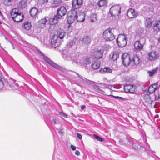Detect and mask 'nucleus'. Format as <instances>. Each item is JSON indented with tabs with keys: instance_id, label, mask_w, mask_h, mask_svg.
Segmentation results:
<instances>
[{
	"instance_id": "nucleus-33",
	"label": "nucleus",
	"mask_w": 160,
	"mask_h": 160,
	"mask_svg": "<svg viewBox=\"0 0 160 160\" xmlns=\"http://www.w3.org/2000/svg\"><path fill=\"white\" fill-rule=\"evenodd\" d=\"M104 86L105 88H107L108 89H111L112 91H114L113 89H117V88L116 87V86L115 85H108L105 84Z\"/></svg>"
},
{
	"instance_id": "nucleus-45",
	"label": "nucleus",
	"mask_w": 160,
	"mask_h": 160,
	"mask_svg": "<svg viewBox=\"0 0 160 160\" xmlns=\"http://www.w3.org/2000/svg\"><path fill=\"white\" fill-rule=\"evenodd\" d=\"M60 114L61 115L64 117V118H66L67 117V116L65 114L63 113L62 112H60Z\"/></svg>"
},
{
	"instance_id": "nucleus-9",
	"label": "nucleus",
	"mask_w": 160,
	"mask_h": 160,
	"mask_svg": "<svg viewBox=\"0 0 160 160\" xmlns=\"http://www.w3.org/2000/svg\"><path fill=\"white\" fill-rule=\"evenodd\" d=\"M121 7L119 5H115L111 7L110 9L111 14L113 15H118L121 12Z\"/></svg>"
},
{
	"instance_id": "nucleus-50",
	"label": "nucleus",
	"mask_w": 160,
	"mask_h": 160,
	"mask_svg": "<svg viewBox=\"0 0 160 160\" xmlns=\"http://www.w3.org/2000/svg\"><path fill=\"white\" fill-rule=\"evenodd\" d=\"M58 132L60 134H61L62 133V132L61 130H60V131H59Z\"/></svg>"
},
{
	"instance_id": "nucleus-2",
	"label": "nucleus",
	"mask_w": 160,
	"mask_h": 160,
	"mask_svg": "<svg viewBox=\"0 0 160 160\" xmlns=\"http://www.w3.org/2000/svg\"><path fill=\"white\" fill-rule=\"evenodd\" d=\"M103 37L105 41H112L115 38L114 35L109 28L106 30L104 31Z\"/></svg>"
},
{
	"instance_id": "nucleus-17",
	"label": "nucleus",
	"mask_w": 160,
	"mask_h": 160,
	"mask_svg": "<svg viewBox=\"0 0 160 160\" xmlns=\"http://www.w3.org/2000/svg\"><path fill=\"white\" fill-rule=\"evenodd\" d=\"M124 90L126 92L133 93L135 91V86L133 87L130 85H126L124 87Z\"/></svg>"
},
{
	"instance_id": "nucleus-39",
	"label": "nucleus",
	"mask_w": 160,
	"mask_h": 160,
	"mask_svg": "<svg viewBox=\"0 0 160 160\" xmlns=\"http://www.w3.org/2000/svg\"><path fill=\"white\" fill-rule=\"evenodd\" d=\"M4 87V84L2 81L1 77L0 76V90L2 89Z\"/></svg>"
},
{
	"instance_id": "nucleus-1",
	"label": "nucleus",
	"mask_w": 160,
	"mask_h": 160,
	"mask_svg": "<svg viewBox=\"0 0 160 160\" xmlns=\"http://www.w3.org/2000/svg\"><path fill=\"white\" fill-rule=\"evenodd\" d=\"M18 9L15 8L12 9L11 12V17L13 21L19 22L22 21L24 18L23 15L22 13L18 12Z\"/></svg>"
},
{
	"instance_id": "nucleus-38",
	"label": "nucleus",
	"mask_w": 160,
	"mask_h": 160,
	"mask_svg": "<svg viewBox=\"0 0 160 160\" xmlns=\"http://www.w3.org/2000/svg\"><path fill=\"white\" fill-rule=\"evenodd\" d=\"M3 3L5 6H9L10 5V0H4Z\"/></svg>"
},
{
	"instance_id": "nucleus-35",
	"label": "nucleus",
	"mask_w": 160,
	"mask_h": 160,
	"mask_svg": "<svg viewBox=\"0 0 160 160\" xmlns=\"http://www.w3.org/2000/svg\"><path fill=\"white\" fill-rule=\"evenodd\" d=\"M106 3V0H100L98 3V5L100 7H102L105 5Z\"/></svg>"
},
{
	"instance_id": "nucleus-54",
	"label": "nucleus",
	"mask_w": 160,
	"mask_h": 160,
	"mask_svg": "<svg viewBox=\"0 0 160 160\" xmlns=\"http://www.w3.org/2000/svg\"><path fill=\"white\" fill-rule=\"evenodd\" d=\"M99 91H102V90L101 89H99Z\"/></svg>"
},
{
	"instance_id": "nucleus-12",
	"label": "nucleus",
	"mask_w": 160,
	"mask_h": 160,
	"mask_svg": "<svg viewBox=\"0 0 160 160\" xmlns=\"http://www.w3.org/2000/svg\"><path fill=\"white\" fill-rule=\"evenodd\" d=\"M57 14L58 17L61 18L62 17L64 16L67 12V10L66 8L63 6H61L57 10Z\"/></svg>"
},
{
	"instance_id": "nucleus-56",
	"label": "nucleus",
	"mask_w": 160,
	"mask_h": 160,
	"mask_svg": "<svg viewBox=\"0 0 160 160\" xmlns=\"http://www.w3.org/2000/svg\"><path fill=\"white\" fill-rule=\"evenodd\" d=\"M119 142H121V141L119 140Z\"/></svg>"
},
{
	"instance_id": "nucleus-55",
	"label": "nucleus",
	"mask_w": 160,
	"mask_h": 160,
	"mask_svg": "<svg viewBox=\"0 0 160 160\" xmlns=\"http://www.w3.org/2000/svg\"><path fill=\"white\" fill-rule=\"evenodd\" d=\"M127 140L128 141H129V140L128 139H127Z\"/></svg>"
},
{
	"instance_id": "nucleus-37",
	"label": "nucleus",
	"mask_w": 160,
	"mask_h": 160,
	"mask_svg": "<svg viewBox=\"0 0 160 160\" xmlns=\"http://www.w3.org/2000/svg\"><path fill=\"white\" fill-rule=\"evenodd\" d=\"M100 64L97 62H95L92 65V68L94 69H97L99 68Z\"/></svg>"
},
{
	"instance_id": "nucleus-44",
	"label": "nucleus",
	"mask_w": 160,
	"mask_h": 160,
	"mask_svg": "<svg viewBox=\"0 0 160 160\" xmlns=\"http://www.w3.org/2000/svg\"><path fill=\"white\" fill-rule=\"evenodd\" d=\"M77 136L78 138L80 139L82 138V136L81 134L79 133H78L77 134Z\"/></svg>"
},
{
	"instance_id": "nucleus-25",
	"label": "nucleus",
	"mask_w": 160,
	"mask_h": 160,
	"mask_svg": "<svg viewBox=\"0 0 160 160\" xmlns=\"http://www.w3.org/2000/svg\"><path fill=\"white\" fill-rule=\"evenodd\" d=\"M110 56L113 60H116L119 57V52L117 51H114L110 55Z\"/></svg>"
},
{
	"instance_id": "nucleus-19",
	"label": "nucleus",
	"mask_w": 160,
	"mask_h": 160,
	"mask_svg": "<svg viewBox=\"0 0 160 160\" xmlns=\"http://www.w3.org/2000/svg\"><path fill=\"white\" fill-rule=\"evenodd\" d=\"M60 18L58 16L55 15L53 17L49 19V23L51 25L57 24L58 21V19Z\"/></svg>"
},
{
	"instance_id": "nucleus-4",
	"label": "nucleus",
	"mask_w": 160,
	"mask_h": 160,
	"mask_svg": "<svg viewBox=\"0 0 160 160\" xmlns=\"http://www.w3.org/2000/svg\"><path fill=\"white\" fill-rule=\"evenodd\" d=\"M77 11L74 9L72 10L69 12L67 18V21L69 24L74 22L77 20Z\"/></svg>"
},
{
	"instance_id": "nucleus-16",
	"label": "nucleus",
	"mask_w": 160,
	"mask_h": 160,
	"mask_svg": "<svg viewBox=\"0 0 160 160\" xmlns=\"http://www.w3.org/2000/svg\"><path fill=\"white\" fill-rule=\"evenodd\" d=\"M82 0H73L72 1L73 7L77 9L82 4Z\"/></svg>"
},
{
	"instance_id": "nucleus-36",
	"label": "nucleus",
	"mask_w": 160,
	"mask_h": 160,
	"mask_svg": "<svg viewBox=\"0 0 160 160\" xmlns=\"http://www.w3.org/2000/svg\"><path fill=\"white\" fill-rule=\"evenodd\" d=\"M75 44V42L74 41H71L67 43V46L68 48H71Z\"/></svg>"
},
{
	"instance_id": "nucleus-22",
	"label": "nucleus",
	"mask_w": 160,
	"mask_h": 160,
	"mask_svg": "<svg viewBox=\"0 0 160 160\" xmlns=\"http://www.w3.org/2000/svg\"><path fill=\"white\" fill-rule=\"evenodd\" d=\"M153 29L157 32L160 30V21H156L153 25Z\"/></svg>"
},
{
	"instance_id": "nucleus-13",
	"label": "nucleus",
	"mask_w": 160,
	"mask_h": 160,
	"mask_svg": "<svg viewBox=\"0 0 160 160\" xmlns=\"http://www.w3.org/2000/svg\"><path fill=\"white\" fill-rule=\"evenodd\" d=\"M91 39L88 36H85L80 39L79 43L82 46H86L90 43Z\"/></svg>"
},
{
	"instance_id": "nucleus-5",
	"label": "nucleus",
	"mask_w": 160,
	"mask_h": 160,
	"mask_svg": "<svg viewBox=\"0 0 160 160\" xmlns=\"http://www.w3.org/2000/svg\"><path fill=\"white\" fill-rule=\"evenodd\" d=\"M73 54L72 61L78 64H82L83 60V57L82 54L79 52H73Z\"/></svg>"
},
{
	"instance_id": "nucleus-18",
	"label": "nucleus",
	"mask_w": 160,
	"mask_h": 160,
	"mask_svg": "<svg viewBox=\"0 0 160 160\" xmlns=\"http://www.w3.org/2000/svg\"><path fill=\"white\" fill-rule=\"evenodd\" d=\"M73 54V52L69 51L63 54V57L64 59L66 60H72V61Z\"/></svg>"
},
{
	"instance_id": "nucleus-23",
	"label": "nucleus",
	"mask_w": 160,
	"mask_h": 160,
	"mask_svg": "<svg viewBox=\"0 0 160 160\" xmlns=\"http://www.w3.org/2000/svg\"><path fill=\"white\" fill-rule=\"evenodd\" d=\"M112 69L110 68L105 67L101 68L100 70L101 73H111L112 72Z\"/></svg>"
},
{
	"instance_id": "nucleus-8",
	"label": "nucleus",
	"mask_w": 160,
	"mask_h": 160,
	"mask_svg": "<svg viewBox=\"0 0 160 160\" xmlns=\"http://www.w3.org/2000/svg\"><path fill=\"white\" fill-rule=\"evenodd\" d=\"M122 59L123 64L125 66H128L130 63L131 57L127 53H124L122 55Z\"/></svg>"
},
{
	"instance_id": "nucleus-29",
	"label": "nucleus",
	"mask_w": 160,
	"mask_h": 160,
	"mask_svg": "<svg viewBox=\"0 0 160 160\" xmlns=\"http://www.w3.org/2000/svg\"><path fill=\"white\" fill-rule=\"evenodd\" d=\"M47 21L46 18L42 19L39 21L38 23L39 24V27L41 28H43L45 27V24Z\"/></svg>"
},
{
	"instance_id": "nucleus-30",
	"label": "nucleus",
	"mask_w": 160,
	"mask_h": 160,
	"mask_svg": "<svg viewBox=\"0 0 160 160\" xmlns=\"http://www.w3.org/2000/svg\"><path fill=\"white\" fill-rule=\"evenodd\" d=\"M97 20V16L95 14H91L90 17V21L91 22H93Z\"/></svg>"
},
{
	"instance_id": "nucleus-46",
	"label": "nucleus",
	"mask_w": 160,
	"mask_h": 160,
	"mask_svg": "<svg viewBox=\"0 0 160 160\" xmlns=\"http://www.w3.org/2000/svg\"><path fill=\"white\" fill-rule=\"evenodd\" d=\"M71 147L72 149L73 150H75L76 149V147L72 145H71Z\"/></svg>"
},
{
	"instance_id": "nucleus-49",
	"label": "nucleus",
	"mask_w": 160,
	"mask_h": 160,
	"mask_svg": "<svg viewBox=\"0 0 160 160\" xmlns=\"http://www.w3.org/2000/svg\"><path fill=\"white\" fill-rule=\"evenodd\" d=\"M86 108L85 106L83 105L81 107V109L82 110H83L85 108Z\"/></svg>"
},
{
	"instance_id": "nucleus-26",
	"label": "nucleus",
	"mask_w": 160,
	"mask_h": 160,
	"mask_svg": "<svg viewBox=\"0 0 160 160\" xmlns=\"http://www.w3.org/2000/svg\"><path fill=\"white\" fill-rule=\"evenodd\" d=\"M27 6V0H21L19 1L18 6V7L21 8H24Z\"/></svg>"
},
{
	"instance_id": "nucleus-47",
	"label": "nucleus",
	"mask_w": 160,
	"mask_h": 160,
	"mask_svg": "<svg viewBox=\"0 0 160 160\" xmlns=\"http://www.w3.org/2000/svg\"><path fill=\"white\" fill-rule=\"evenodd\" d=\"M57 121V120L55 118H53L52 120V122L54 124H55L56 123Z\"/></svg>"
},
{
	"instance_id": "nucleus-53",
	"label": "nucleus",
	"mask_w": 160,
	"mask_h": 160,
	"mask_svg": "<svg viewBox=\"0 0 160 160\" xmlns=\"http://www.w3.org/2000/svg\"><path fill=\"white\" fill-rule=\"evenodd\" d=\"M2 23V22H1L0 21V24H1Z\"/></svg>"
},
{
	"instance_id": "nucleus-7",
	"label": "nucleus",
	"mask_w": 160,
	"mask_h": 160,
	"mask_svg": "<svg viewBox=\"0 0 160 160\" xmlns=\"http://www.w3.org/2000/svg\"><path fill=\"white\" fill-rule=\"evenodd\" d=\"M66 33L62 30L58 31L57 32V34H55L54 35L52 39L51 40V42H54L56 43L58 41V38L60 39H62Z\"/></svg>"
},
{
	"instance_id": "nucleus-52",
	"label": "nucleus",
	"mask_w": 160,
	"mask_h": 160,
	"mask_svg": "<svg viewBox=\"0 0 160 160\" xmlns=\"http://www.w3.org/2000/svg\"><path fill=\"white\" fill-rule=\"evenodd\" d=\"M0 15L2 16V13L1 12V11H0Z\"/></svg>"
},
{
	"instance_id": "nucleus-15",
	"label": "nucleus",
	"mask_w": 160,
	"mask_h": 160,
	"mask_svg": "<svg viewBox=\"0 0 160 160\" xmlns=\"http://www.w3.org/2000/svg\"><path fill=\"white\" fill-rule=\"evenodd\" d=\"M159 87L158 84L156 83L151 85L149 87L148 89V92H147L149 94L154 92L157 89H158Z\"/></svg>"
},
{
	"instance_id": "nucleus-24",
	"label": "nucleus",
	"mask_w": 160,
	"mask_h": 160,
	"mask_svg": "<svg viewBox=\"0 0 160 160\" xmlns=\"http://www.w3.org/2000/svg\"><path fill=\"white\" fill-rule=\"evenodd\" d=\"M30 13L31 16L35 18L38 13V10L36 8H32L30 10Z\"/></svg>"
},
{
	"instance_id": "nucleus-10",
	"label": "nucleus",
	"mask_w": 160,
	"mask_h": 160,
	"mask_svg": "<svg viewBox=\"0 0 160 160\" xmlns=\"http://www.w3.org/2000/svg\"><path fill=\"white\" fill-rule=\"evenodd\" d=\"M140 63L139 59L137 55H134L131 57L130 63L134 67L137 66Z\"/></svg>"
},
{
	"instance_id": "nucleus-6",
	"label": "nucleus",
	"mask_w": 160,
	"mask_h": 160,
	"mask_svg": "<svg viewBox=\"0 0 160 160\" xmlns=\"http://www.w3.org/2000/svg\"><path fill=\"white\" fill-rule=\"evenodd\" d=\"M148 56V58L149 61H154L159 58V54L158 52L152 50L149 52Z\"/></svg>"
},
{
	"instance_id": "nucleus-40",
	"label": "nucleus",
	"mask_w": 160,
	"mask_h": 160,
	"mask_svg": "<svg viewBox=\"0 0 160 160\" xmlns=\"http://www.w3.org/2000/svg\"><path fill=\"white\" fill-rule=\"evenodd\" d=\"M93 136L95 138L97 139L99 141L102 142L103 140V139L102 138H101V137L97 136V135H94Z\"/></svg>"
},
{
	"instance_id": "nucleus-31",
	"label": "nucleus",
	"mask_w": 160,
	"mask_h": 160,
	"mask_svg": "<svg viewBox=\"0 0 160 160\" xmlns=\"http://www.w3.org/2000/svg\"><path fill=\"white\" fill-rule=\"evenodd\" d=\"M22 27L26 30H28L30 29L31 27V25L30 23L28 22H25L22 26Z\"/></svg>"
},
{
	"instance_id": "nucleus-28",
	"label": "nucleus",
	"mask_w": 160,
	"mask_h": 160,
	"mask_svg": "<svg viewBox=\"0 0 160 160\" xmlns=\"http://www.w3.org/2000/svg\"><path fill=\"white\" fill-rule=\"evenodd\" d=\"M103 52L102 50H98L95 52V58H101L103 55Z\"/></svg>"
},
{
	"instance_id": "nucleus-3",
	"label": "nucleus",
	"mask_w": 160,
	"mask_h": 160,
	"mask_svg": "<svg viewBox=\"0 0 160 160\" xmlns=\"http://www.w3.org/2000/svg\"><path fill=\"white\" fill-rule=\"evenodd\" d=\"M117 41L119 47H124L127 44V37L125 35L119 34L117 38Z\"/></svg>"
},
{
	"instance_id": "nucleus-14",
	"label": "nucleus",
	"mask_w": 160,
	"mask_h": 160,
	"mask_svg": "<svg viewBox=\"0 0 160 160\" xmlns=\"http://www.w3.org/2000/svg\"><path fill=\"white\" fill-rule=\"evenodd\" d=\"M85 14L81 11L77 12V20L78 22H83L85 20Z\"/></svg>"
},
{
	"instance_id": "nucleus-21",
	"label": "nucleus",
	"mask_w": 160,
	"mask_h": 160,
	"mask_svg": "<svg viewBox=\"0 0 160 160\" xmlns=\"http://www.w3.org/2000/svg\"><path fill=\"white\" fill-rule=\"evenodd\" d=\"M134 48L136 50H140L142 49L143 45L140 43L139 41H136L134 44Z\"/></svg>"
},
{
	"instance_id": "nucleus-51",
	"label": "nucleus",
	"mask_w": 160,
	"mask_h": 160,
	"mask_svg": "<svg viewBox=\"0 0 160 160\" xmlns=\"http://www.w3.org/2000/svg\"><path fill=\"white\" fill-rule=\"evenodd\" d=\"M5 73L6 76H8V74L7 73H6V72H5Z\"/></svg>"
},
{
	"instance_id": "nucleus-20",
	"label": "nucleus",
	"mask_w": 160,
	"mask_h": 160,
	"mask_svg": "<svg viewBox=\"0 0 160 160\" xmlns=\"http://www.w3.org/2000/svg\"><path fill=\"white\" fill-rule=\"evenodd\" d=\"M127 15L130 18H133L137 16L135 10L132 9H129L127 12Z\"/></svg>"
},
{
	"instance_id": "nucleus-43",
	"label": "nucleus",
	"mask_w": 160,
	"mask_h": 160,
	"mask_svg": "<svg viewBox=\"0 0 160 160\" xmlns=\"http://www.w3.org/2000/svg\"><path fill=\"white\" fill-rule=\"evenodd\" d=\"M108 96H111L112 97H114L115 98H117V99H118V98H122V97H120L114 96H113V95H108Z\"/></svg>"
},
{
	"instance_id": "nucleus-11",
	"label": "nucleus",
	"mask_w": 160,
	"mask_h": 160,
	"mask_svg": "<svg viewBox=\"0 0 160 160\" xmlns=\"http://www.w3.org/2000/svg\"><path fill=\"white\" fill-rule=\"evenodd\" d=\"M40 53L42 54L44 59L52 66L58 69H60L61 68L60 66H58L56 63H54L52 61H51L47 57L45 56L42 52H40Z\"/></svg>"
},
{
	"instance_id": "nucleus-27",
	"label": "nucleus",
	"mask_w": 160,
	"mask_h": 160,
	"mask_svg": "<svg viewBox=\"0 0 160 160\" xmlns=\"http://www.w3.org/2000/svg\"><path fill=\"white\" fill-rule=\"evenodd\" d=\"M152 21L151 18H146L145 22V26L148 28H150L152 25Z\"/></svg>"
},
{
	"instance_id": "nucleus-32",
	"label": "nucleus",
	"mask_w": 160,
	"mask_h": 160,
	"mask_svg": "<svg viewBox=\"0 0 160 160\" xmlns=\"http://www.w3.org/2000/svg\"><path fill=\"white\" fill-rule=\"evenodd\" d=\"M83 60L82 61L81 64H85L88 65L90 64L91 62V58H85L83 57Z\"/></svg>"
},
{
	"instance_id": "nucleus-41",
	"label": "nucleus",
	"mask_w": 160,
	"mask_h": 160,
	"mask_svg": "<svg viewBox=\"0 0 160 160\" xmlns=\"http://www.w3.org/2000/svg\"><path fill=\"white\" fill-rule=\"evenodd\" d=\"M48 1V0H38V2L41 4L47 3Z\"/></svg>"
},
{
	"instance_id": "nucleus-48",
	"label": "nucleus",
	"mask_w": 160,
	"mask_h": 160,
	"mask_svg": "<svg viewBox=\"0 0 160 160\" xmlns=\"http://www.w3.org/2000/svg\"><path fill=\"white\" fill-rule=\"evenodd\" d=\"M80 152L78 150H76L75 151V154L77 155H80Z\"/></svg>"
},
{
	"instance_id": "nucleus-42",
	"label": "nucleus",
	"mask_w": 160,
	"mask_h": 160,
	"mask_svg": "<svg viewBox=\"0 0 160 160\" xmlns=\"http://www.w3.org/2000/svg\"><path fill=\"white\" fill-rule=\"evenodd\" d=\"M62 0H53V2L55 4H58L61 3Z\"/></svg>"
},
{
	"instance_id": "nucleus-34",
	"label": "nucleus",
	"mask_w": 160,
	"mask_h": 160,
	"mask_svg": "<svg viewBox=\"0 0 160 160\" xmlns=\"http://www.w3.org/2000/svg\"><path fill=\"white\" fill-rule=\"evenodd\" d=\"M158 69V68L156 67L154 69L152 70L151 71H148V73H149V75L150 76H153L154 74L157 72Z\"/></svg>"
}]
</instances>
